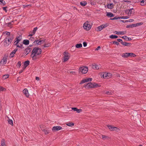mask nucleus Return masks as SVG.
<instances>
[{"instance_id":"a19ab883","label":"nucleus","mask_w":146,"mask_h":146,"mask_svg":"<svg viewBox=\"0 0 146 146\" xmlns=\"http://www.w3.org/2000/svg\"><path fill=\"white\" fill-rule=\"evenodd\" d=\"M119 19V17H115L113 18H111L110 19V20H114L116 19Z\"/></svg>"},{"instance_id":"aec40b11","label":"nucleus","mask_w":146,"mask_h":146,"mask_svg":"<svg viewBox=\"0 0 146 146\" xmlns=\"http://www.w3.org/2000/svg\"><path fill=\"white\" fill-rule=\"evenodd\" d=\"M30 62L29 60H27L25 61L24 63V69L29 64Z\"/></svg>"},{"instance_id":"052dcab7","label":"nucleus","mask_w":146,"mask_h":146,"mask_svg":"<svg viewBox=\"0 0 146 146\" xmlns=\"http://www.w3.org/2000/svg\"><path fill=\"white\" fill-rule=\"evenodd\" d=\"M117 40L118 41V42H123L122 41V40L121 39H117Z\"/></svg>"},{"instance_id":"58836bf2","label":"nucleus","mask_w":146,"mask_h":146,"mask_svg":"<svg viewBox=\"0 0 146 146\" xmlns=\"http://www.w3.org/2000/svg\"><path fill=\"white\" fill-rule=\"evenodd\" d=\"M130 54L129 55V57H135L136 56V55L132 53H129Z\"/></svg>"},{"instance_id":"5701e85b","label":"nucleus","mask_w":146,"mask_h":146,"mask_svg":"<svg viewBox=\"0 0 146 146\" xmlns=\"http://www.w3.org/2000/svg\"><path fill=\"white\" fill-rule=\"evenodd\" d=\"M31 48H27L25 50V52L26 55L28 54L31 52Z\"/></svg>"},{"instance_id":"9d476101","label":"nucleus","mask_w":146,"mask_h":146,"mask_svg":"<svg viewBox=\"0 0 146 146\" xmlns=\"http://www.w3.org/2000/svg\"><path fill=\"white\" fill-rule=\"evenodd\" d=\"M7 59L5 57H4L1 60L0 62V64L1 65H4L5 64H6L7 63Z\"/></svg>"},{"instance_id":"20e7f679","label":"nucleus","mask_w":146,"mask_h":146,"mask_svg":"<svg viewBox=\"0 0 146 146\" xmlns=\"http://www.w3.org/2000/svg\"><path fill=\"white\" fill-rule=\"evenodd\" d=\"M63 54L64 55L63 62H65L67 61L69 59L70 56V54L66 51H65L64 52Z\"/></svg>"},{"instance_id":"2eb2a0df","label":"nucleus","mask_w":146,"mask_h":146,"mask_svg":"<svg viewBox=\"0 0 146 146\" xmlns=\"http://www.w3.org/2000/svg\"><path fill=\"white\" fill-rule=\"evenodd\" d=\"M38 28L37 27H35L34 28L33 31L32 32H31V34H30L28 36H32L33 35H34L36 33V32Z\"/></svg>"},{"instance_id":"393cba45","label":"nucleus","mask_w":146,"mask_h":146,"mask_svg":"<svg viewBox=\"0 0 146 146\" xmlns=\"http://www.w3.org/2000/svg\"><path fill=\"white\" fill-rule=\"evenodd\" d=\"M5 142V139H2L1 143V146H6Z\"/></svg>"},{"instance_id":"f704fd0d","label":"nucleus","mask_w":146,"mask_h":146,"mask_svg":"<svg viewBox=\"0 0 146 146\" xmlns=\"http://www.w3.org/2000/svg\"><path fill=\"white\" fill-rule=\"evenodd\" d=\"M135 25L134 24L131 25H128L126 26L127 28H132L134 27Z\"/></svg>"},{"instance_id":"de8ad7c7","label":"nucleus","mask_w":146,"mask_h":146,"mask_svg":"<svg viewBox=\"0 0 146 146\" xmlns=\"http://www.w3.org/2000/svg\"><path fill=\"white\" fill-rule=\"evenodd\" d=\"M17 47L19 48H22V47L23 46V45L22 44H20V45H18V44L17 45H16Z\"/></svg>"},{"instance_id":"f8f14e48","label":"nucleus","mask_w":146,"mask_h":146,"mask_svg":"<svg viewBox=\"0 0 146 146\" xmlns=\"http://www.w3.org/2000/svg\"><path fill=\"white\" fill-rule=\"evenodd\" d=\"M127 11H128V16H133V15L134 13V10L132 8L127 10Z\"/></svg>"},{"instance_id":"4be33fe9","label":"nucleus","mask_w":146,"mask_h":146,"mask_svg":"<svg viewBox=\"0 0 146 146\" xmlns=\"http://www.w3.org/2000/svg\"><path fill=\"white\" fill-rule=\"evenodd\" d=\"M114 5L112 3L108 4L107 5V7L108 9H112Z\"/></svg>"},{"instance_id":"6e6d98bb","label":"nucleus","mask_w":146,"mask_h":146,"mask_svg":"<svg viewBox=\"0 0 146 146\" xmlns=\"http://www.w3.org/2000/svg\"><path fill=\"white\" fill-rule=\"evenodd\" d=\"M121 37H122V38H123L125 40H127V37L126 36H123Z\"/></svg>"},{"instance_id":"8fccbe9b","label":"nucleus","mask_w":146,"mask_h":146,"mask_svg":"<svg viewBox=\"0 0 146 146\" xmlns=\"http://www.w3.org/2000/svg\"><path fill=\"white\" fill-rule=\"evenodd\" d=\"M133 21H134V20L133 19H130L129 20H128L126 21L125 22H133Z\"/></svg>"},{"instance_id":"37998d69","label":"nucleus","mask_w":146,"mask_h":146,"mask_svg":"<svg viewBox=\"0 0 146 146\" xmlns=\"http://www.w3.org/2000/svg\"><path fill=\"white\" fill-rule=\"evenodd\" d=\"M86 82L89 81H92V78H86Z\"/></svg>"},{"instance_id":"4c0bfd02","label":"nucleus","mask_w":146,"mask_h":146,"mask_svg":"<svg viewBox=\"0 0 146 146\" xmlns=\"http://www.w3.org/2000/svg\"><path fill=\"white\" fill-rule=\"evenodd\" d=\"M44 40H39L38 43V45H40L41 44H42L44 42Z\"/></svg>"},{"instance_id":"f257e3e1","label":"nucleus","mask_w":146,"mask_h":146,"mask_svg":"<svg viewBox=\"0 0 146 146\" xmlns=\"http://www.w3.org/2000/svg\"><path fill=\"white\" fill-rule=\"evenodd\" d=\"M41 52V48L38 47H35L31 52V57L33 60H35L40 57Z\"/></svg>"},{"instance_id":"0e129e2a","label":"nucleus","mask_w":146,"mask_h":146,"mask_svg":"<svg viewBox=\"0 0 146 146\" xmlns=\"http://www.w3.org/2000/svg\"><path fill=\"white\" fill-rule=\"evenodd\" d=\"M32 40L33 41L34 40V38L33 37H31L30 38V40Z\"/></svg>"},{"instance_id":"5fc2aeb1","label":"nucleus","mask_w":146,"mask_h":146,"mask_svg":"<svg viewBox=\"0 0 146 146\" xmlns=\"http://www.w3.org/2000/svg\"><path fill=\"white\" fill-rule=\"evenodd\" d=\"M83 46L84 47H86L87 46V43L85 42H84L83 43Z\"/></svg>"},{"instance_id":"864d4df0","label":"nucleus","mask_w":146,"mask_h":146,"mask_svg":"<svg viewBox=\"0 0 146 146\" xmlns=\"http://www.w3.org/2000/svg\"><path fill=\"white\" fill-rule=\"evenodd\" d=\"M11 57H13L14 56V54L13 52H11L10 54Z\"/></svg>"},{"instance_id":"0eeeda50","label":"nucleus","mask_w":146,"mask_h":146,"mask_svg":"<svg viewBox=\"0 0 146 146\" xmlns=\"http://www.w3.org/2000/svg\"><path fill=\"white\" fill-rule=\"evenodd\" d=\"M79 70L83 74H86L88 70V69L87 67L83 66L79 68Z\"/></svg>"},{"instance_id":"2f4dec72","label":"nucleus","mask_w":146,"mask_h":146,"mask_svg":"<svg viewBox=\"0 0 146 146\" xmlns=\"http://www.w3.org/2000/svg\"><path fill=\"white\" fill-rule=\"evenodd\" d=\"M75 46L76 48H79L82 47V45L81 44H78L76 45Z\"/></svg>"},{"instance_id":"e433bc0d","label":"nucleus","mask_w":146,"mask_h":146,"mask_svg":"<svg viewBox=\"0 0 146 146\" xmlns=\"http://www.w3.org/2000/svg\"><path fill=\"white\" fill-rule=\"evenodd\" d=\"M67 125L69 126H72L74 125V124L73 123L69 122L68 123L66 124Z\"/></svg>"},{"instance_id":"a211bd4d","label":"nucleus","mask_w":146,"mask_h":146,"mask_svg":"<svg viewBox=\"0 0 146 146\" xmlns=\"http://www.w3.org/2000/svg\"><path fill=\"white\" fill-rule=\"evenodd\" d=\"M115 34H117L118 35H123L126 33V31H119V32H118L117 31H115Z\"/></svg>"},{"instance_id":"603ef678","label":"nucleus","mask_w":146,"mask_h":146,"mask_svg":"<svg viewBox=\"0 0 146 146\" xmlns=\"http://www.w3.org/2000/svg\"><path fill=\"white\" fill-rule=\"evenodd\" d=\"M38 40H36L34 42L35 44H37L38 45Z\"/></svg>"},{"instance_id":"3c124183","label":"nucleus","mask_w":146,"mask_h":146,"mask_svg":"<svg viewBox=\"0 0 146 146\" xmlns=\"http://www.w3.org/2000/svg\"><path fill=\"white\" fill-rule=\"evenodd\" d=\"M102 137L103 139L105 140L108 137L104 135H102Z\"/></svg>"},{"instance_id":"a18cd8bd","label":"nucleus","mask_w":146,"mask_h":146,"mask_svg":"<svg viewBox=\"0 0 146 146\" xmlns=\"http://www.w3.org/2000/svg\"><path fill=\"white\" fill-rule=\"evenodd\" d=\"M21 62L20 61H19L18 62L17 66H18V67L20 68L21 66Z\"/></svg>"},{"instance_id":"680f3d73","label":"nucleus","mask_w":146,"mask_h":146,"mask_svg":"<svg viewBox=\"0 0 146 146\" xmlns=\"http://www.w3.org/2000/svg\"><path fill=\"white\" fill-rule=\"evenodd\" d=\"M106 94L108 95H110L111 94V93L109 92H106Z\"/></svg>"},{"instance_id":"bb28decb","label":"nucleus","mask_w":146,"mask_h":146,"mask_svg":"<svg viewBox=\"0 0 146 146\" xmlns=\"http://www.w3.org/2000/svg\"><path fill=\"white\" fill-rule=\"evenodd\" d=\"M29 40L25 39L23 41V44L26 45H28L29 44Z\"/></svg>"},{"instance_id":"338daca9","label":"nucleus","mask_w":146,"mask_h":146,"mask_svg":"<svg viewBox=\"0 0 146 146\" xmlns=\"http://www.w3.org/2000/svg\"><path fill=\"white\" fill-rule=\"evenodd\" d=\"M36 80H37L38 81L39 80V78L38 77H36Z\"/></svg>"},{"instance_id":"b1692460","label":"nucleus","mask_w":146,"mask_h":146,"mask_svg":"<svg viewBox=\"0 0 146 146\" xmlns=\"http://www.w3.org/2000/svg\"><path fill=\"white\" fill-rule=\"evenodd\" d=\"M121 44L124 46H130L131 44L129 43H127L125 42H121Z\"/></svg>"},{"instance_id":"ea45409f","label":"nucleus","mask_w":146,"mask_h":146,"mask_svg":"<svg viewBox=\"0 0 146 146\" xmlns=\"http://www.w3.org/2000/svg\"><path fill=\"white\" fill-rule=\"evenodd\" d=\"M9 77L8 75H4L3 76V78L4 79H5L8 78Z\"/></svg>"},{"instance_id":"dca6fc26","label":"nucleus","mask_w":146,"mask_h":146,"mask_svg":"<svg viewBox=\"0 0 146 146\" xmlns=\"http://www.w3.org/2000/svg\"><path fill=\"white\" fill-rule=\"evenodd\" d=\"M99 66L96 64L94 63L92 64V68L94 70H97L99 69Z\"/></svg>"},{"instance_id":"c85d7f7f","label":"nucleus","mask_w":146,"mask_h":146,"mask_svg":"<svg viewBox=\"0 0 146 146\" xmlns=\"http://www.w3.org/2000/svg\"><path fill=\"white\" fill-rule=\"evenodd\" d=\"M129 16H122L119 17V19H127L129 18Z\"/></svg>"},{"instance_id":"6ab92c4d","label":"nucleus","mask_w":146,"mask_h":146,"mask_svg":"<svg viewBox=\"0 0 146 146\" xmlns=\"http://www.w3.org/2000/svg\"><path fill=\"white\" fill-rule=\"evenodd\" d=\"M129 53H123L122 55V57L123 58H127L129 57L130 55Z\"/></svg>"},{"instance_id":"7ed1b4c3","label":"nucleus","mask_w":146,"mask_h":146,"mask_svg":"<svg viewBox=\"0 0 146 146\" xmlns=\"http://www.w3.org/2000/svg\"><path fill=\"white\" fill-rule=\"evenodd\" d=\"M99 86H99L98 84H96L94 83H92L91 82H89L84 86V87L86 88H95Z\"/></svg>"},{"instance_id":"412c9836","label":"nucleus","mask_w":146,"mask_h":146,"mask_svg":"<svg viewBox=\"0 0 146 146\" xmlns=\"http://www.w3.org/2000/svg\"><path fill=\"white\" fill-rule=\"evenodd\" d=\"M7 118L8 119L7 120L8 123L11 125H13V120L12 119H10L9 118V117L8 116H7Z\"/></svg>"},{"instance_id":"423d86ee","label":"nucleus","mask_w":146,"mask_h":146,"mask_svg":"<svg viewBox=\"0 0 146 146\" xmlns=\"http://www.w3.org/2000/svg\"><path fill=\"white\" fill-rule=\"evenodd\" d=\"M40 127L41 130L44 132L45 135H47L50 133V130L48 128H46L44 126L40 125Z\"/></svg>"},{"instance_id":"09e8293b","label":"nucleus","mask_w":146,"mask_h":146,"mask_svg":"<svg viewBox=\"0 0 146 146\" xmlns=\"http://www.w3.org/2000/svg\"><path fill=\"white\" fill-rule=\"evenodd\" d=\"M113 44H116L117 45H118L119 44V43L118 42L116 41H113Z\"/></svg>"},{"instance_id":"e2e57ef3","label":"nucleus","mask_w":146,"mask_h":146,"mask_svg":"<svg viewBox=\"0 0 146 146\" xmlns=\"http://www.w3.org/2000/svg\"><path fill=\"white\" fill-rule=\"evenodd\" d=\"M6 32V34L7 35H10V33L9 32Z\"/></svg>"},{"instance_id":"13d9d810","label":"nucleus","mask_w":146,"mask_h":146,"mask_svg":"<svg viewBox=\"0 0 146 146\" xmlns=\"http://www.w3.org/2000/svg\"><path fill=\"white\" fill-rule=\"evenodd\" d=\"M70 73L71 74H73V75H75L76 74V73L74 71H72L70 72Z\"/></svg>"},{"instance_id":"79ce46f5","label":"nucleus","mask_w":146,"mask_h":146,"mask_svg":"<svg viewBox=\"0 0 146 146\" xmlns=\"http://www.w3.org/2000/svg\"><path fill=\"white\" fill-rule=\"evenodd\" d=\"M86 82V79H84L82 81L80 82V84H83L85 83V82Z\"/></svg>"},{"instance_id":"1a4fd4ad","label":"nucleus","mask_w":146,"mask_h":146,"mask_svg":"<svg viewBox=\"0 0 146 146\" xmlns=\"http://www.w3.org/2000/svg\"><path fill=\"white\" fill-rule=\"evenodd\" d=\"M22 39V37L21 35H19L17 37L15 40H16L14 43V45H17L20 41Z\"/></svg>"},{"instance_id":"7c9ffc66","label":"nucleus","mask_w":146,"mask_h":146,"mask_svg":"<svg viewBox=\"0 0 146 146\" xmlns=\"http://www.w3.org/2000/svg\"><path fill=\"white\" fill-rule=\"evenodd\" d=\"M118 36H117L112 35L110 36L109 37L111 38H116Z\"/></svg>"},{"instance_id":"c756f323","label":"nucleus","mask_w":146,"mask_h":146,"mask_svg":"<svg viewBox=\"0 0 146 146\" xmlns=\"http://www.w3.org/2000/svg\"><path fill=\"white\" fill-rule=\"evenodd\" d=\"M103 27H102V25L98 27H97L98 30L97 31H100L102 29H104V28H103Z\"/></svg>"},{"instance_id":"473e14b6","label":"nucleus","mask_w":146,"mask_h":146,"mask_svg":"<svg viewBox=\"0 0 146 146\" xmlns=\"http://www.w3.org/2000/svg\"><path fill=\"white\" fill-rule=\"evenodd\" d=\"M140 1L141 5L142 6H144L146 4V3H144L143 0H141V1Z\"/></svg>"},{"instance_id":"c9c22d12","label":"nucleus","mask_w":146,"mask_h":146,"mask_svg":"<svg viewBox=\"0 0 146 146\" xmlns=\"http://www.w3.org/2000/svg\"><path fill=\"white\" fill-rule=\"evenodd\" d=\"M102 25V27H103V28H104V29L107 27L108 26L109 24L108 23H107L104 24Z\"/></svg>"},{"instance_id":"6e6552de","label":"nucleus","mask_w":146,"mask_h":146,"mask_svg":"<svg viewBox=\"0 0 146 146\" xmlns=\"http://www.w3.org/2000/svg\"><path fill=\"white\" fill-rule=\"evenodd\" d=\"M112 76V74L110 73L105 72L103 73L102 76V78H110Z\"/></svg>"},{"instance_id":"4d7b16f0","label":"nucleus","mask_w":146,"mask_h":146,"mask_svg":"<svg viewBox=\"0 0 146 146\" xmlns=\"http://www.w3.org/2000/svg\"><path fill=\"white\" fill-rule=\"evenodd\" d=\"M134 24V25H135V26H134L135 27H137V26H138L139 25V23H137L136 24Z\"/></svg>"},{"instance_id":"bf43d9fd","label":"nucleus","mask_w":146,"mask_h":146,"mask_svg":"<svg viewBox=\"0 0 146 146\" xmlns=\"http://www.w3.org/2000/svg\"><path fill=\"white\" fill-rule=\"evenodd\" d=\"M100 49V46H98L97 47V48L95 50H98Z\"/></svg>"},{"instance_id":"39448f33","label":"nucleus","mask_w":146,"mask_h":146,"mask_svg":"<svg viewBox=\"0 0 146 146\" xmlns=\"http://www.w3.org/2000/svg\"><path fill=\"white\" fill-rule=\"evenodd\" d=\"M83 27L84 29L87 31L90 30L91 28V26L88 21H86L84 23Z\"/></svg>"},{"instance_id":"72a5a7b5","label":"nucleus","mask_w":146,"mask_h":146,"mask_svg":"<svg viewBox=\"0 0 146 146\" xmlns=\"http://www.w3.org/2000/svg\"><path fill=\"white\" fill-rule=\"evenodd\" d=\"M50 46V43H48L47 44H45L43 46L44 47H49Z\"/></svg>"},{"instance_id":"49530a36","label":"nucleus","mask_w":146,"mask_h":146,"mask_svg":"<svg viewBox=\"0 0 146 146\" xmlns=\"http://www.w3.org/2000/svg\"><path fill=\"white\" fill-rule=\"evenodd\" d=\"M5 90V88L0 86V92L1 91H3Z\"/></svg>"},{"instance_id":"a878e982","label":"nucleus","mask_w":146,"mask_h":146,"mask_svg":"<svg viewBox=\"0 0 146 146\" xmlns=\"http://www.w3.org/2000/svg\"><path fill=\"white\" fill-rule=\"evenodd\" d=\"M106 15L108 17H112L114 16V15L111 13L108 12L107 13Z\"/></svg>"},{"instance_id":"f03ea898","label":"nucleus","mask_w":146,"mask_h":146,"mask_svg":"<svg viewBox=\"0 0 146 146\" xmlns=\"http://www.w3.org/2000/svg\"><path fill=\"white\" fill-rule=\"evenodd\" d=\"M13 38V35L11 37H6L4 40V45L6 46H8L12 41Z\"/></svg>"},{"instance_id":"69168bd1","label":"nucleus","mask_w":146,"mask_h":146,"mask_svg":"<svg viewBox=\"0 0 146 146\" xmlns=\"http://www.w3.org/2000/svg\"><path fill=\"white\" fill-rule=\"evenodd\" d=\"M24 69H24V68H23V70H22L20 71V72H19V73L20 74V73H21L22 72H23V70Z\"/></svg>"},{"instance_id":"9b49d317","label":"nucleus","mask_w":146,"mask_h":146,"mask_svg":"<svg viewBox=\"0 0 146 146\" xmlns=\"http://www.w3.org/2000/svg\"><path fill=\"white\" fill-rule=\"evenodd\" d=\"M62 129V128L61 127L59 126H57L53 127L52 129V130L53 131H55L61 130Z\"/></svg>"},{"instance_id":"cd10ccee","label":"nucleus","mask_w":146,"mask_h":146,"mask_svg":"<svg viewBox=\"0 0 146 146\" xmlns=\"http://www.w3.org/2000/svg\"><path fill=\"white\" fill-rule=\"evenodd\" d=\"M87 4L86 1H82L80 2V5L83 6H85Z\"/></svg>"},{"instance_id":"774afa93","label":"nucleus","mask_w":146,"mask_h":146,"mask_svg":"<svg viewBox=\"0 0 146 146\" xmlns=\"http://www.w3.org/2000/svg\"><path fill=\"white\" fill-rule=\"evenodd\" d=\"M13 22V21H12L11 22H10V23H8V25H11V22Z\"/></svg>"},{"instance_id":"c03bdc74","label":"nucleus","mask_w":146,"mask_h":146,"mask_svg":"<svg viewBox=\"0 0 146 146\" xmlns=\"http://www.w3.org/2000/svg\"><path fill=\"white\" fill-rule=\"evenodd\" d=\"M18 50V49L17 48H16L14 50H13L12 52H13V54H15L16 53V52Z\"/></svg>"},{"instance_id":"ddd939ff","label":"nucleus","mask_w":146,"mask_h":146,"mask_svg":"<svg viewBox=\"0 0 146 146\" xmlns=\"http://www.w3.org/2000/svg\"><path fill=\"white\" fill-rule=\"evenodd\" d=\"M107 127L110 129V130L111 131H113L115 130L116 131H117L118 129L117 127H113L110 125H108Z\"/></svg>"},{"instance_id":"f3484780","label":"nucleus","mask_w":146,"mask_h":146,"mask_svg":"<svg viewBox=\"0 0 146 146\" xmlns=\"http://www.w3.org/2000/svg\"><path fill=\"white\" fill-rule=\"evenodd\" d=\"M72 109L74 111H76L78 113H79L81 112L82 110L81 109H78L76 108H72Z\"/></svg>"},{"instance_id":"4468645a","label":"nucleus","mask_w":146,"mask_h":146,"mask_svg":"<svg viewBox=\"0 0 146 146\" xmlns=\"http://www.w3.org/2000/svg\"><path fill=\"white\" fill-rule=\"evenodd\" d=\"M23 92L26 97H28L29 96V94L28 91L27 89H25L23 90Z\"/></svg>"}]
</instances>
